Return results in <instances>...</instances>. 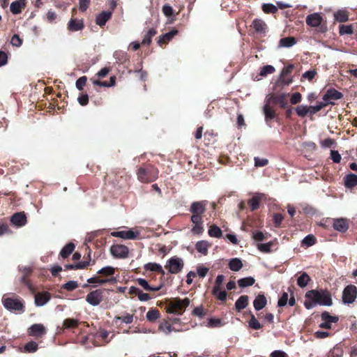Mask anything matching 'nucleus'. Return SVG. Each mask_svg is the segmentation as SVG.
<instances>
[{
    "label": "nucleus",
    "instance_id": "1",
    "mask_svg": "<svg viewBox=\"0 0 357 357\" xmlns=\"http://www.w3.org/2000/svg\"><path fill=\"white\" fill-rule=\"evenodd\" d=\"M305 307L310 310L317 305L331 306L333 304L331 294L326 290H310L305 294Z\"/></svg>",
    "mask_w": 357,
    "mask_h": 357
},
{
    "label": "nucleus",
    "instance_id": "2",
    "mask_svg": "<svg viewBox=\"0 0 357 357\" xmlns=\"http://www.w3.org/2000/svg\"><path fill=\"white\" fill-rule=\"evenodd\" d=\"M189 304L190 300L187 298L184 299L176 298L169 303L167 312L169 313L181 314Z\"/></svg>",
    "mask_w": 357,
    "mask_h": 357
},
{
    "label": "nucleus",
    "instance_id": "3",
    "mask_svg": "<svg viewBox=\"0 0 357 357\" xmlns=\"http://www.w3.org/2000/svg\"><path fill=\"white\" fill-rule=\"evenodd\" d=\"M158 171L153 168H139L137 171V177L141 182L149 183L155 181L158 177Z\"/></svg>",
    "mask_w": 357,
    "mask_h": 357
},
{
    "label": "nucleus",
    "instance_id": "4",
    "mask_svg": "<svg viewBox=\"0 0 357 357\" xmlns=\"http://www.w3.org/2000/svg\"><path fill=\"white\" fill-rule=\"evenodd\" d=\"M183 260L181 258L174 256L167 261L165 268L168 269L170 273L176 274L183 269Z\"/></svg>",
    "mask_w": 357,
    "mask_h": 357
},
{
    "label": "nucleus",
    "instance_id": "5",
    "mask_svg": "<svg viewBox=\"0 0 357 357\" xmlns=\"http://www.w3.org/2000/svg\"><path fill=\"white\" fill-rule=\"evenodd\" d=\"M357 296V288L354 285L347 286L342 292V302L350 304L355 301Z\"/></svg>",
    "mask_w": 357,
    "mask_h": 357
},
{
    "label": "nucleus",
    "instance_id": "6",
    "mask_svg": "<svg viewBox=\"0 0 357 357\" xmlns=\"http://www.w3.org/2000/svg\"><path fill=\"white\" fill-rule=\"evenodd\" d=\"M110 252L115 258L126 259L128 257L129 249L123 245H114L110 248Z\"/></svg>",
    "mask_w": 357,
    "mask_h": 357
},
{
    "label": "nucleus",
    "instance_id": "7",
    "mask_svg": "<svg viewBox=\"0 0 357 357\" xmlns=\"http://www.w3.org/2000/svg\"><path fill=\"white\" fill-rule=\"evenodd\" d=\"M102 291L96 289L87 294L86 301L93 306H97L102 302Z\"/></svg>",
    "mask_w": 357,
    "mask_h": 357
},
{
    "label": "nucleus",
    "instance_id": "8",
    "mask_svg": "<svg viewBox=\"0 0 357 357\" xmlns=\"http://www.w3.org/2000/svg\"><path fill=\"white\" fill-rule=\"evenodd\" d=\"M111 235L114 237H118L123 239L133 240L137 238L139 235V232L137 231H135L132 229H129L113 231L111 233Z\"/></svg>",
    "mask_w": 357,
    "mask_h": 357
},
{
    "label": "nucleus",
    "instance_id": "9",
    "mask_svg": "<svg viewBox=\"0 0 357 357\" xmlns=\"http://www.w3.org/2000/svg\"><path fill=\"white\" fill-rule=\"evenodd\" d=\"M2 303L4 307L10 311H19L23 309V304L17 299L7 298H4Z\"/></svg>",
    "mask_w": 357,
    "mask_h": 357
},
{
    "label": "nucleus",
    "instance_id": "10",
    "mask_svg": "<svg viewBox=\"0 0 357 357\" xmlns=\"http://www.w3.org/2000/svg\"><path fill=\"white\" fill-rule=\"evenodd\" d=\"M342 94L334 89H328L323 96V100L326 105L333 104V100H340Z\"/></svg>",
    "mask_w": 357,
    "mask_h": 357
},
{
    "label": "nucleus",
    "instance_id": "11",
    "mask_svg": "<svg viewBox=\"0 0 357 357\" xmlns=\"http://www.w3.org/2000/svg\"><path fill=\"white\" fill-rule=\"evenodd\" d=\"M322 322L319 326L322 328L330 329L333 323H336L338 321V317L336 316H331L328 312H324L321 314Z\"/></svg>",
    "mask_w": 357,
    "mask_h": 357
},
{
    "label": "nucleus",
    "instance_id": "12",
    "mask_svg": "<svg viewBox=\"0 0 357 357\" xmlns=\"http://www.w3.org/2000/svg\"><path fill=\"white\" fill-rule=\"evenodd\" d=\"M333 227L335 230L344 233L349 229V222L342 218L333 219Z\"/></svg>",
    "mask_w": 357,
    "mask_h": 357
},
{
    "label": "nucleus",
    "instance_id": "13",
    "mask_svg": "<svg viewBox=\"0 0 357 357\" xmlns=\"http://www.w3.org/2000/svg\"><path fill=\"white\" fill-rule=\"evenodd\" d=\"M322 20V17L318 13L308 15L306 17V24L312 27L319 26L321 24Z\"/></svg>",
    "mask_w": 357,
    "mask_h": 357
},
{
    "label": "nucleus",
    "instance_id": "14",
    "mask_svg": "<svg viewBox=\"0 0 357 357\" xmlns=\"http://www.w3.org/2000/svg\"><path fill=\"white\" fill-rule=\"evenodd\" d=\"M10 222L15 226L20 227L26 225V217L23 212L16 213L11 217Z\"/></svg>",
    "mask_w": 357,
    "mask_h": 357
},
{
    "label": "nucleus",
    "instance_id": "15",
    "mask_svg": "<svg viewBox=\"0 0 357 357\" xmlns=\"http://www.w3.org/2000/svg\"><path fill=\"white\" fill-rule=\"evenodd\" d=\"M51 298V296L48 292H40L35 295V305L41 307L47 303Z\"/></svg>",
    "mask_w": 357,
    "mask_h": 357
},
{
    "label": "nucleus",
    "instance_id": "16",
    "mask_svg": "<svg viewBox=\"0 0 357 357\" xmlns=\"http://www.w3.org/2000/svg\"><path fill=\"white\" fill-rule=\"evenodd\" d=\"M274 98L273 96L268 97L266 99V103L264 106V113L266 121L273 119L275 117V112L269 106L271 101Z\"/></svg>",
    "mask_w": 357,
    "mask_h": 357
},
{
    "label": "nucleus",
    "instance_id": "17",
    "mask_svg": "<svg viewBox=\"0 0 357 357\" xmlns=\"http://www.w3.org/2000/svg\"><path fill=\"white\" fill-rule=\"evenodd\" d=\"M178 33V31L176 29H173L169 32H167L165 34L161 35L158 40V44L160 46H162L165 43H167L169 42L176 34Z\"/></svg>",
    "mask_w": 357,
    "mask_h": 357
},
{
    "label": "nucleus",
    "instance_id": "18",
    "mask_svg": "<svg viewBox=\"0 0 357 357\" xmlns=\"http://www.w3.org/2000/svg\"><path fill=\"white\" fill-rule=\"evenodd\" d=\"M267 304V300L264 294H259L253 301V306L257 311L262 310Z\"/></svg>",
    "mask_w": 357,
    "mask_h": 357
},
{
    "label": "nucleus",
    "instance_id": "19",
    "mask_svg": "<svg viewBox=\"0 0 357 357\" xmlns=\"http://www.w3.org/2000/svg\"><path fill=\"white\" fill-rule=\"evenodd\" d=\"M111 17H112V12L102 11L97 16L96 22L100 26H102L111 18Z\"/></svg>",
    "mask_w": 357,
    "mask_h": 357
},
{
    "label": "nucleus",
    "instance_id": "20",
    "mask_svg": "<svg viewBox=\"0 0 357 357\" xmlns=\"http://www.w3.org/2000/svg\"><path fill=\"white\" fill-rule=\"evenodd\" d=\"M25 7V0H17L11 3L10 8V11L17 15L22 12V9Z\"/></svg>",
    "mask_w": 357,
    "mask_h": 357
},
{
    "label": "nucleus",
    "instance_id": "21",
    "mask_svg": "<svg viewBox=\"0 0 357 357\" xmlns=\"http://www.w3.org/2000/svg\"><path fill=\"white\" fill-rule=\"evenodd\" d=\"M137 282L146 291H159L162 286L159 285L157 287H152L149 284L148 282L144 278H137Z\"/></svg>",
    "mask_w": 357,
    "mask_h": 357
},
{
    "label": "nucleus",
    "instance_id": "22",
    "mask_svg": "<svg viewBox=\"0 0 357 357\" xmlns=\"http://www.w3.org/2000/svg\"><path fill=\"white\" fill-rule=\"evenodd\" d=\"M116 281L117 280H116V278H114V277L108 278V279H100L98 277H92L87 280V282H89V283H96L98 284H104L106 283L115 284L116 282Z\"/></svg>",
    "mask_w": 357,
    "mask_h": 357
},
{
    "label": "nucleus",
    "instance_id": "23",
    "mask_svg": "<svg viewBox=\"0 0 357 357\" xmlns=\"http://www.w3.org/2000/svg\"><path fill=\"white\" fill-rule=\"evenodd\" d=\"M344 185L347 188H352L357 185V175L349 174L344 177Z\"/></svg>",
    "mask_w": 357,
    "mask_h": 357
},
{
    "label": "nucleus",
    "instance_id": "24",
    "mask_svg": "<svg viewBox=\"0 0 357 357\" xmlns=\"http://www.w3.org/2000/svg\"><path fill=\"white\" fill-rule=\"evenodd\" d=\"M193 214L201 215L205 211V204L202 202H193L190 207Z\"/></svg>",
    "mask_w": 357,
    "mask_h": 357
},
{
    "label": "nucleus",
    "instance_id": "25",
    "mask_svg": "<svg viewBox=\"0 0 357 357\" xmlns=\"http://www.w3.org/2000/svg\"><path fill=\"white\" fill-rule=\"evenodd\" d=\"M68 28L71 31H77L84 28V24L80 20L71 19L68 23Z\"/></svg>",
    "mask_w": 357,
    "mask_h": 357
},
{
    "label": "nucleus",
    "instance_id": "26",
    "mask_svg": "<svg viewBox=\"0 0 357 357\" xmlns=\"http://www.w3.org/2000/svg\"><path fill=\"white\" fill-rule=\"evenodd\" d=\"M248 296L246 295L241 296L235 303L236 310L241 311L245 309L248 304Z\"/></svg>",
    "mask_w": 357,
    "mask_h": 357
},
{
    "label": "nucleus",
    "instance_id": "27",
    "mask_svg": "<svg viewBox=\"0 0 357 357\" xmlns=\"http://www.w3.org/2000/svg\"><path fill=\"white\" fill-rule=\"evenodd\" d=\"M264 196V195L263 194L258 193L248 201V204L250 206L252 211H255L259 208V202Z\"/></svg>",
    "mask_w": 357,
    "mask_h": 357
},
{
    "label": "nucleus",
    "instance_id": "28",
    "mask_svg": "<svg viewBox=\"0 0 357 357\" xmlns=\"http://www.w3.org/2000/svg\"><path fill=\"white\" fill-rule=\"evenodd\" d=\"M45 328L43 324H35L29 328V333L31 335H39L45 333Z\"/></svg>",
    "mask_w": 357,
    "mask_h": 357
},
{
    "label": "nucleus",
    "instance_id": "29",
    "mask_svg": "<svg viewBox=\"0 0 357 357\" xmlns=\"http://www.w3.org/2000/svg\"><path fill=\"white\" fill-rule=\"evenodd\" d=\"M296 43V39L294 37L283 38L280 40L278 47H291L294 46Z\"/></svg>",
    "mask_w": 357,
    "mask_h": 357
},
{
    "label": "nucleus",
    "instance_id": "30",
    "mask_svg": "<svg viewBox=\"0 0 357 357\" xmlns=\"http://www.w3.org/2000/svg\"><path fill=\"white\" fill-rule=\"evenodd\" d=\"M229 267L233 271H238L243 267L242 261L238 258H233L229 262Z\"/></svg>",
    "mask_w": 357,
    "mask_h": 357
},
{
    "label": "nucleus",
    "instance_id": "31",
    "mask_svg": "<svg viewBox=\"0 0 357 357\" xmlns=\"http://www.w3.org/2000/svg\"><path fill=\"white\" fill-rule=\"evenodd\" d=\"M252 26L255 30L258 33L264 32L266 27L265 22L260 19H255L252 22Z\"/></svg>",
    "mask_w": 357,
    "mask_h": 357
},
{
    "label": "nucleus",
    "instance_id": "32",
    "mask_svg": "<svg viewBox=\"0 0 357 357\" xmlns=\"http://www.w3.org/2000/svg\"><path fill=\"white\" fill-rule=\"evenodd\" d=\"M75 246L74 243H69L66 246L63 248V249L60 252V255L63 258H66L68 257L74 250Z\"/></svg>",
    "mask_w": 357,
    "mask_h": 357
},
{
    "label": "nucleus",
    "instance_id": "33",
    "mask_svg": "<svg viewBox=\"0 0 357 357\" xmlns=\"http://www.w3.org/2000/svg\"><path fill=\"white\" fill-rule=\"evenodd\" d=\"M255 280L252 277H248L241 278L238 280V284L240 287L245 288L247 287L252 286L255 284Z\"/></svg>",
    "mask_w": 357,
    "mask_h": 357
},
{
    "label": "nucleus",
    "instance_id": "34",
    "mask_svg": "<svg viewBox=\"0 0 357 357\" xmlns=\"http://www.w3.org/2000/svg\"><path fill=\"white\" fill-rule=\"evenodd\" d=\"M156 30L154 28L150 29L145 34L142 40V45H149L151 43L152 38L156 34Z\"/></svg>",
    "mask_w": 357,
    "mask_h": 357
},
{
    "label": "nucleus",
    "instance_id": "35",
    "mask_svg": "<svg viewBox=\"0 0 357 357\" xmlns=\"http://www.w3.org/2000/svg\"><path fill=\"white\" fill-rule=\"evenodd\" d=\"M310 280V276L306 273H303L297 280V284L303 288L306 287Z\"/></svg>",
    "mask_w": 357,
    "mask_h": 357
},
{
    "label": "nucleus",
    "instance_id": "36",
    "mask_svg": "<svg viewBox=\"0 0 357 357\" xmlns=\"http://www.w3.org/2000/svg\"><path fill=\"white\" fill-rule=\"evenodd\" d=\"M334 18L340 22H347L349 19L347 13L344 10H340L334 13Z\"/></svg>",
    "mask_w": 357,
    "mask_h": 357
},
{
    "label": "nucleus",
    "instance_id": "37",
    "mask_svg": "<svg viewBox=\"0 0 357 357\" xmlns=\"http://www.w3.org/2000/svg\"><path fill=\"white\" fill-rule=\"evenodd\" d=\"M195 248L199 252L206 255L208 248V243L206 241H198L196 243Z\"/></svg>",
    "mask_w": 357,
    "mask_h": 357
},
{
    "label": "nucleus",
    "instance_id": "38",
    "mask_svg": "<svg viewBox=\"0 0 357 357\" xmlns=\"http://www.w3.org/2000/svg\"><path fill=\"white\" fill-rule=\"evenodd\" d=\"M144 268L147 271L160 272L164 274L162 267L156 263H148L144 266Z\"/></svg>",
    "mask_w": 357,
    "mask_h": 357
},
{
    "label": "nucleus",
    "instance_id": "39",
    "mask_svg": "<svg viewBox=\"0 0 357 357\" xmlns=\"http://www.w3.org/2000/svg\"><path fill=\"white\" fill-rule=\"evenodd\" d=\"M222 230L220 229V227H218V226L213 225L212 226H211L209 230H208V235L211 236V237H214V238H220L222 236Z\"/></svg>",
    "mask_w": 357,
    "mask_h": 357
},
{
    "label": "nucleus",
    "instance_id": "40",
    "mask_svg": "<svg viewBox=\"0 0 357 357\" xmlns=\"http://www.w3.org/2000/svg\"><path fill=\"white\" fill-rule=\"evenodd\" d=\"M248 326L250 328L254 330H259L262 328V324H261L254 314H251L250 319L248 321Z\"/></svg>",
    "mask_w": 357,
    "mask_h": 357
},
{
    "label": "nucleus",
    "instance_id": "41",
    "mask_svg": "<svg viewBox=\"0 0 357 357\" xmlns=\"http://www.w3.org/2000/svg\"><path fill=\"white\" fill-rule=\"evenodd\" d=\"M97 273L105 276L112 275L115 273V268L112 266H107L102 268Z\"/></svg>",
    "mask_w": 357,
    "mask_h": 357
},
{
    "label": "nucleus",
    "instance_id": "42",
    "mask_svg": "<svg viewBox=\"0 0 357 357\" xmlns=\"http://www.w3.org/2000/svg\"><path fill=\"white\" fill-rule=\"evenodd\" d=\"M296 112L299 116L303 117L310 114L309 107L307 105H300L296 108Z\"/></svg>",
    "mask_w": 357,
    "mask_h": 357
},
{
    "label": "nucleus",
    "instance_id": "43",
    "mask_svg": "<svg viewBox=\"0 0 357 357\" xmlns=\"http://www.w3.org/2000/svg\"><path fill=\"white\" fill-rule=\"evenodd\" d=\"M275 68L271 65H266L261 68L259 75L261 77H266L268 74H272L275 72Z\"/></svg>",
    "mask_w": 357,
    "mask_h": 357
},
{
    "label": "nucleus",
    "instance_id": "44",
    "mask_svg": "<svg viewBox=\"0 0 357 357\" xmlns=\"http://www.w3.org/2000/svg\"><path fill=\"white\" fill-rule=\"evenodd\" d=\"M315 243H316V238L312 234L307 235L302 241V244L305 245H306L307 247H310V246H312V245H314Z\"/></svg>",
    "mask_w": 357,
    "mask_h": 357
},
{
    "label": "nucleus",
    "instance_id": "45",
    "mask_svg": "<svg viewBox=\"0 0 357 357\" xmlns=\"http://www.w3.org/2000/svg\"><path fill=\"white\" fill-rule=\"evenodd\" d=\"M339 33L340 35L352 34L353 27L351 25H340Z\"/></svg>",
    "mask_w": 357,
    "mask_h": 357
},
{
    "label": "nucleus",
    "instance_id": "46",
    "mask_svg": "<svg viewBox=\"0 0 357 357\" xmlns=\"http://www.w3.org/2000/svg\"><path fill=\"white\" fill-rule=\"evenodd\" d=\"M262 8L266 13H275L278 10L277 7L272 3H264Z\"/></svg>",
    "mask_w": 357,
    "mask_h": 357
},
{
    "label": "nucleus",
    "instance_id": "47",
    "mask_svg": "<svg viewBox=\"0 0 357 357\" xmlns=\"http://www.w3.org/2000/svg\"><path fill=\"white\" fill-rule=\"evenodd\" d=\"M326 106V103H324V101L321 102H319L317 105L310 106L309 107L310 114H314L318 112L319 111H320L322 108H324Z\"/></svg>",
    "mask_w": 357,
    "mask_h": 357
},
{
    "label": "nucleus",
    "instance_id": "48",
    "mask_svg": "<svg viewBox=\"0 0 357 357\" xmlns=\"http://www.w3.org/2000/svg\"><path fill=\"white\" fill-rule=\"evenodd\" d=\"M38 349V344L35 342H29L24 346V350L29 353L36 351Z\"/></svg>",
    "mask_w": 357,
    "mask_h": 357
},
{
    "label": "nucleus",
    "instance_id": "49",
    "mask_svg": "<svg viewBox=\"0 0 357 357\" xmlns=\"http://www.w3.org/2000/svg\"><path fill=\"white\" fill-rule=\"evenodd\" d=\"M159 329L165 335L169 334L173 331L172 326L167 322L161 324L159 326Z\"/></svg>",
    "mask_w": 357,
    "mask_h": 357
},
{
    "label": "nucleus",
    "instance_id": "50",
    "mask_svg": "<svg viewBox=\"0 0 357 357\" xmlns=\"http://www.w3.org/2000/svg\"><path fill=\"white\" fill-rule=\"evenodd\" d=\"M224 278H225V277L223 275H219L217 276L213 291H216L218 289H221V287H222V284L223 282Z\"/></svg>",
    "mask_w": 357,
    "mask_h": 357
},
{
    "label": "nucleus",
    "instance_id": "51",
    "mask_svg": "<svg viewBox=\"0 0 357 357\" xmlns=\"http://www.w3.org/2000/svg\"><path fill=\"white\" fill-rule=\"evenodd\" d=\"M159 317V312L158 310H151L146 313V319L149 321L156 320Z\"/></svg>",
    "mask_w": 357,
    "mask_h": 357
},
{
    "label": "nucleus",
    "instance_id": "52",
    "mask_svg": "<svg viewBox=\"0 0 357 357\" xmlns=\"http://www.w3.org/2000/svg\"><path fill=\"white\" fill-rule=\"evenodd\" d=\"M273 243L269 242L267 243H261L258 244L257 248L259 250L263 252H269L271 251V247L272 246Z\"/></svg>",
    "mask_w": 357,
    "mask_h": 357
},
{
    "label": "nucleus",
    "instance_id": "53",
    "mask_svg": "<svg viewBox=\"0 0 357 357\" xmlns=\"http://www.w3.org/2000/svg\"><path fill=\"white\" fill-rule=\"evenodd\" d=\"M213 294L217 297V298L221 301H224L227 298V293L225 291L218 289V291H213Z\"/></svg>",
    "mask_w": 357,
    "mask_h": 357
},
{
    "label": "nucleus",
    "instance_id": "54",
    "mask_svg": "<svg viewBox=\"0 0 357 357\" xmlns=\"http://www.w3.org/2000/svg\"><path fill=\"white\" fill-rule=\"evenodd\" d=\"M77 287H78L77 282L74 281V280L69 281L63 285V289L68 290V291L74 290Z\"/></svg>",
    "mask_w": 357,
    "mask_h": 357
},
{
    "label": "nucleus",
    "instance_id": "55",
    "mask_svg": "<svg viewBox=\"0 0 357 357\" xmlns=\"http://www.w3.org/2000/svg\"><path fill=\"white\" fill-rule=\"evenodd\" d=\"M77 321L74 319H66L63 321V326L67 328H73L77 326Z\"/></svg>",
    "mask_w": 357,
    "mask_h": 357
},
{
    "label": "nucleus",
    "instance_id": "56",
    "mask_svg": "<svg viewBox=\"0 0 357 357\" xmlns=\"http://www.w3.org/2000/svg\"><path fill=\"white\" fill-rule=\"evenodd\" d=\"M87 81V78L86 76H82L79 77L76 81V87L78 90L82 91L83 89L84 86L86 84Z\"/></svg>",
    "mask_w": 357,
    "mask_h": 357
},
{
    "label": "nucleus",
    "instance_id": "57",
    "mask_svg": "<svg viewBox=\"0 0 357 357\" xmlns=\"http://www.w3.org/2000/svg\"><path fill=\"white\" fill-rule=\"evenodd\" d=\"M225 324L220 319H210L208 321V326L211 327H220L223 326Z\"/></svg>",
    "mask_w": 357,
    "mask_h": 357
},
{
    "label": "nucleus",
    "instance_id": "58",
    "mask_svg": "<svg viewBox=\"0 0 357 357\" xmlns=\"http://www.w3.org/2000/svg\"><path fill=\"white\" fill-rule=\"evenodd\" d=\"M331 158L332 160L335 163H339L342 158L341 155L339 153V152L335 150L331 151Z\"/></svg>",
    "mask_w": 357,
    "mask_h": 357
},
{
    "label": "nucleus",
    "instance_id": "59",
    "mask_svg": "<svg viewBox=\"0 0 357 357\" xmlns=\"http://www.w3.org/2000/svg\"><path fill=\"white\" fill-rule=\"evenodd\" d=\"M288 294L286 292H284L282 295V296L280 298L278 302V305L279 307H283L287 305L288 301Z\"/></svg>",
    "mask_w": 357,
    "mask_h": 357
},
{
    "label": "nucleus",
    "instance_id": "60",
    "mask_svg": "<svg viewBox=\"0 0 357 357\" xmlns=\"http://www.w3.org/2000/svg\"><path fill=\"white\" fill-rule=\"evenodd\" d=\"M268 160L266 158H255V165L256 167H264L268 164Z\"/></svg>",
    "mask_w": 357,
    "mask_h": 357
},
{
    "label": "nucleus",
    "instance_id": "61",
    "mask_svg": "<svg viewBox=\"0 0 357 357\" xmlns=\"http://www.w3.org/2000/svg\"><path fill=\"white\" fill-rule=\"evenodd\" d=\"M162 12L167 17H171L174 15V10L172 6L169 5H165L162 7Z\"/></svg>",
    "mask_w": 357,
    "mask_h": 357
},
{
    "label": "nucleus",
    "instance_id": "62",
    "mask_svg": "<svg viewBox=\"0 0 357 357\" xmlns=\"http://www.w3.org/2000/svg\"><path fill=\"white\" fill-rule=\"evenodd\" d=\"M301 98H302V96L300 93L296 92V93H293L291 97V100H290L291 103L292 105H295V104L300 102L301 100Z\"/></svg>",
    "mask_w": 357,
    "mask_h": 357
},
{
    "label": "nucleus",
    "instance_id": "63",
    "mask_svg": "<svg viewBox=\"0 0 357 357\" xmlns=\"http://www.w3.org/2000/svg\"><path fill=\"white\" fill-rule=\"evenodd\" d=\"M11 44L13 45V46H15V47H20L22 45V40H21V38L19 37V36L17 35H14L12 38H11V41H10Z\"/></svg>",
    "mask_w": 357,
    "mask_h": 357
},
{
    "label": "nucleus",
    "instance_id": "64",
    "mask_svg": "<svg viewBox=\"0 0 357 357\" xmlns=\"http://www.w3.org/2000/svg\"><path fill=\"white\" fill-rule=\"evenodd\" d=\"M316 74H317V72L314 70H308V71L305 72L303 74V77L308 79L309 81H311L314 77Z\"/></svg>",
    "mask_w": 357,
    "mask_h": 357
}]
</instances>
